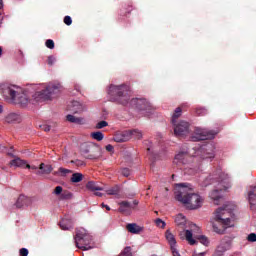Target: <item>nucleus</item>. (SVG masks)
I'll list each match as a JSON object with an SVG mask.
<instances>
[{"instance_id":"obj_1","label":"nucleus","mask_w":256,"mask_h":256,"mask_svg":"<svg viewBox=\"0 0 256 256\" xmlns=\"http://www.w3.org/2000/svg\"><path fill=\"white\" fill-rule=\"evenodd\" d=\"M108 94L114 103H119L120 105H131L139 111H151L153 107L151 103L145 98H133L131 99V87L127 84L121 85H110Z\"/></svg>"},{"instance_id":"obj_2","label":"nucleus","mask_w":256,"mask_h":256,"mask_svg":"<svg viewBox=\"0 0 256 256\" xmlns=\"http://www.w3.org/2000/svg\"><path fill=\"white\" fill-rule=\"evenodd\" d=\"M174 195L176 201L182 203V205H184L186 209H189L190 211L200 209V207H203V203L205 201L201 195L195 193L193 186L189 183L176 184Z\"/></svg>"},{"instance_id":"obj_3","label":"nucleus","mask_w":256,"mask_h":256,"mask_svg":"<svg viewBox=\"0 0 256 256\" xmlns=\"http://www.w3.org/2000/svg\"><path fill=\"white\" fill-rule=\"evenodd\" d=\"M234 209L235 205L226 204L215 211V222H212L213 231L215 233L223 235L227 227H233V224H231V219H234Z\"/></svg>"},{"instance_id":"obj_4","label":"nucleus","mask_w":256,"mask_h":256,"mask_svg":"<svg viewBox=\"0 0 256 256\" xmlns=\"http://www.w3.org/2000/svg\"><path fill=\"white\" fill-rule=\"evenodd\" d=\"M2 94L4 97H9L16 103L17 105H21V107H26L29 103V97L25 92H19V90H15V86H6L2 89Z\"/></svg>"},{"instance_id":"obj_5","label":"nucleus","mask_w":256,"mask_h":256,"mask_svg":"<svg viewBox=\"0 0 256 256\" xmlns=\"http://www.w3.org/2000/svg\"><path fill=\"white\" fill-rule=\"evenodd\" d=\"M74 241L76 243V247L81 249L82 251H89L92 249L91 241H93V236L87 232L84 228L76 229V235L74 237Z\"/></svg>"},{"instance_id":"obj_6","label":"nucleus","mask_w":256,"mask_h":256,"mask_svg":"<svg viewBox=\"0 0 256 256\" xmlns=\"http://www.w3.org/2000/svg\"><path fill=\"white\" fill-rule=\"evenodd\" d=\"M63 91V86L61 84H49L44 90L37 92L36 99H43L44 101H49L55 96L59 95Z\"/></svg>"},{"instance_id":"obj_7","label":"nucleus","mask_w":256,"mask_h":256,"mask_svg":"<svg viewBox=\"0 0 256 256\" xmlns=\"http://www.w3.org/2000/svg\"><path fill=\"white\" fill-rule=\"evenodd\" d=\"M217 132L213 130H205L198 128L195 130L194 135L192 136V141H207L209 139H215Z\"/></svg>"},{"instance_id":"obj_8","label":"nucleus","mask_w":256,"mask_h":256,"mask_svg":"<svg viewBox=\"0 0 256 256\" xmlns=\"http://www.w3.org/2000/svg\"><path fill=\"white\" fill-rule=\"evenodd\" d=\"M233 243V240L229 236H225L221 241L220 244L217 246L213 256H223L225 255L226 251H229L231 249V245Z\"/></svg>"},{"instance_id":"obj_9","label":"nucleus","mask_w":256,"mask_h":256,"mask_svg":"<svg viewBox=\"0 0 256 256\" xmlns=\"http://www.w3.org/2000/svg\"><path fill=\"white\" fill-rule=\"evenodd\" d=\"M174 135L176 137H185V135H189V122L180 121L175 122L174 124Z\"/></svg>"},{"instance_id":"obj_10","label":"nucleus","mask_w":256,"mask_h":256,"mask_svg":"<svg viewBox=\"0 0 256 256\" xmlns=\"http://www.w3.org/2000/svg\"><path fill=\"white\" fill-rule=\"evenodd\" d=\"M82 153L87 155V159H99V149L93 145L84 144L82 146Z\"/></svg>"},{"instance_id":"obj_11","label":"nucleus","mask_w":256,"mask_h":256,"mask_svg":"<svg viewBox=\"0 0 256 256\" xmlns=\"http://www.w3.org/2000/svg\"><path fill=\"white\" fill-rule=\"evenodd\" d=\"M196 157L190 156L187 152H179L175 158L174 163H182V165H187V163H191V161H195Z\"/></svg>"},{"instance_id":"obj_12","label":"nucleus","mask_w":256,"mask_h":256,"mask_svg":"<svg viewBox=\"0 0 256 256\" xmlns=\"http://www.w3.org/2000/svg\"><path fill=\"white\" fill-rule=\"evenodd\" d=\"M201 159H213L215 158V152L213 151V145L208 144L200 149Z\"/></svg>"},{"instance_id":"obj_13","label":"nucleus","mask_w":256,"mask_h":256,"mask_svg":"<svg viewBox=\"0 0 256 256\" xmlns=\"http://www.w3.org/2000/svg\"><path fill=\"white\" fill-rule=\"evenodd\" d=\"M33 203V199L31 197H27L25 195H20L16 201V207L21 209V207H29Z\"/></svg>"},{"instance_id":"obj_14","label":"nucleus","mask_w":256,"mask_h":256,"mask_svg":"<svg viewBox=\"0 0 256 256\" xmlns=\"http://www.w3.org/2000/svg\"><path fill=\"white\" fill-rule=\"evenodd\" d=\"M144 144L147 147V152L150 155L151 161H157V159H159V154H157V151L153 149V143L149 140H146Z\"/></svg>"},{"instance_id":"obj_15","label":"nucleus","mask_w":256,"mask_h":256,"mask_svg":"<svg viewBox=\"0 0 256 256\" xmlns=\"http://www.w3.org/2000/svg\"><path fill=\"white\" fill-rule=\"evenodd\" d=\"M180 239H186L188 241L189 245H195L197 244V240L193 239V232L190 230H185L180 232Z\"/></svg>"},{"instance_id":"obj_16","label":"nucleus","mask_w":256,"mask_h":256,"mask_svg":"<svg viewBox=\"0 0 256 256\" xmlns=\"http://www.w3.org/2000/svg\"><path fill=\"white\" fill-rule=\"evenodd\" d=\"M165 235H166V240L170 245L171 251L177 250V240L175 239V235H173V233H171L170 230H167Z\"/></svg>"},{"instance_id":"obj_17","label":"nucleus","mask_w":256,"mask_h":256,"mask_svg":"<svg viewBox=\"0 0 256 256\" xmlns=\"http://www.w3.org/2000/svg\"><path fill=\"white\" fill-rule=\"evenodd\" d=\"M85 106L81 104L79 101H72L71 105L69 106V111L72 113H83Z\"/></svg>"},{"instance_id":"obj_18","label":"nucleus","mask_w":256,"mask_h":256,"mask_svg":"<svg viewBox=\"0 0 256 256\" xmlns=\"http://www.w3.org/2000/svg\"><path fill=\"white\" fill-rule=\"evenodd\" d=\"M40 171L37 172V175H50L53 173V166L45 163H41L39 166Z\"/></svg>"},{"instance_id":"obj_19","label":"nucleus","mask_w":256,"mask_h":256,"mask_svg":"<svg viewBox=\"0 0 256 256\" xmlns=\"http://www.w3.org/2000/svg\"><path fill=\"white\" fill-rule=\"evenodd\" d=\"M209 197L210 199L214 200V205H219L221 199H223V194H221V190H213Z\"/></svg>"},{"instance_id":"obj_20","label":"nucleus","mask_w":256,"mask_h":256,"mask_svg":"<svg viewBox=\"0 0 256 256\" xmlns=\"http://www.w3.org/2000/svg\"><path fill=\"white\" fill-rule=\"evenodd\" d=\"M114 141L116 143H126V141H129V132L124 131L122 133L116 134L114 136Z\"/></svg>"},{"instance_id":"obj_21","label":"nucleus","mask_w":256,"mask_h":256,"mask_svg":"<svg viewBox=\"0 0 256 256\" xmlns=\"http://www.w3.org/2000/svg\"><path fill=\"white\" fill-rule=\"evenodd\" d=\"M60 228L63 229V231H69V229H73V220H71V218H63L60 221Z\"/></svg>"},{"instance_id":"obj_22","label":"nucleus","mask_w":256,"mask_h":256,"mask_svg":"<svg viewBox=\"0 0 256 256\" xmlns=\"http://www.w3.org/2000/svg\"><path fill=\"white\" fill-rule=\"evenodd\" d=\"M126 229L129 233H133L134 235H139V233L143 231V228L135 223L127 224Z\"/></svg>"},{"instance_id":"obj_23","label":"nucleus","mask_w":256,"mask_h":256,"mask_svg":"<svg viewBox=\"0 0 256 256\" xmlns=\"http://www.w3.org/2000/svg\"><path fill=\"white\" fill-rule=\"evenodd\" d=\"M6 123H21V115L10 113L5 118Z\"/></svg>"},{"instance_id":"obj_24","label":"nucleus","mask_w":256,"mask_h":256,"mask_svg":"<svg viewBox=\"0 0 256 256\" xmlns=\"http://www.w3.org/2000/svg\"><path fill=\"white\" fill-rule=\"evenodd\" d=\"M133 209V206L131 205V202L122 201L120 203L119 211L120 213H129Z\"/></svg>"},{"instance_id":"obj_25","label":"nucleus","mask_w":256,"mask_h":256,"mask_svg":"<svg viewBox=\"0 0 256 256\" xmlns=\"http://www.w3.org/2000/svg\"><path fill=\"white\" fill-rule=\"evenodd\" d=\"M67 121H69V123H76L77 125H83V123H85V120L83 118H77L71 114H68L66 116Z\"/></svg>"},{"instance_id":"obj_26","label":"nucleus","mask_w":256,"mask_h":256,"mask_svg":"<svg viewBox=\"0 0 256 256\" xmlns=\"http://www.w3.org/2000/svg\"><path fill=\"white\" fill-rule=\"evenodd\" d=\"M86 189L89 191H103V187L98 186V184L94 181H89L86 184Z\"/></svg>"},{"instance_id":"obj_27","label":"nucleus","mask_w":256,"mask_h":256,"mask_svg":"<svg viewBox=\"0 0 256 256\" xmlns=\"http://www.w3.org/2000/svg\"><path fill=\"white\" fill-rule=\"evenodd\" d=\"M129 133V140L131 139V137H133L134 139H142L143 138V133H141V131H139L138 129H134V130H127Z\"/></svg>"},{"instance_id":"obj_28","label":"nucleus","mask_w":256,"mask_h":256,"mask_svg":"<svg viewBox=\"0 0 256 256\" xmlns=\"http://www.w3.org/2000/svg\"><path fill=\"white\" fill-rule=\"evenodd\" d=\"M10 165L11 167H25L26 162L21 158H15L12 161H10Z\"/></svg>"},{"instance_id":"obj_29","label":"nucleus","mask_w":256,"mask_h":256,"mask_svg":"<svg viewBox=\"0 0 256 256\" xmlns=\"http://www.w3.org/2000/svg\"><path fill=\"white\" fill-rule=\"evenodd\" d=\"M186 221L187 220L185 219V216H183V214H178L175 218V223L176 225H178V227H184Z\"/></svg>"},{"instance_id":"obj_30","label":"nucleus","mask_w":256,"mask_h":256,"mask_svg":"<svg viewBox=\"0 0 256 256\" xmlns=\"http://www.w3.org/2000/svg\"><path fill=\"white\" fill-rule=\"evenodd\" d=\"M183 110L181 109V107H178L175 109L173 115H172V124L177 123V119H179V117L182 115Z\"/></svg>"},{"instance_id":"obj_31","label":"nucleus","mask_w":256,"mask_h":256,"mask_svg":"<svg viewBox=\"0 0 256 256\" xmlns=\"http://www.w3.org/2000/svg\"><path fill=\"white\" fill-rule=\"evenodd\" d=\"M107 195H119L121 193V188L119 185H115L112 188L106 190Z\"/></svg>"},{"instance_id":"obj_32","label":"nucleus","mask_w":256,"mask_h":256,"mask_svg":"<svg viewBox=\"0 0 256 256\" xmlns=\"http://www.w3.org/2000/svg\"><path fill=\"white\" fill-rule=\"evenodd\" d=\"M81 181H83V174L81 173L72 174V177H71L72 183H81Z\"/></svg>"},{"instance_id":"obj_33","label":"nucleus","mask_w":256,"mask_h":256,"mask_svg":"<svg viewBox=\"0 0 256 256\" xmlns=\"http://www.w3.org/2000/svg\"><path fill=\"white\" fill-rule=\"evenodd\" d=\"M91 137L96 141H103L105 135H103L102 132L98 131V132L91 133Z\"/></svg>"},{"instance_id":"obj_34","label":"nucleus","mask_w":256,"mask_h":256,"mask_svg":"<svg viewBox=\"0 0 256 256\" xmlns=\"http://www.w3.org/2000/svg\"><path fill=\"white\" fill-rule=\"evenodd\" d=\"M196 239L200 243H202V245H205L206 247H207V245H209V239L205 235L197 236Z\"/></svg>"},{"instance_id":"obj_35","label":"nucleus","mask_w":256,"mask_h":256,"mask_svg":"<svg viewBox=\"0 0 256 256\" xmlns=\"http://www.w3.org/2000/svg\"><path fill=\"white\" fill-rule=\"evenodd\" d=\"M195 113H196V115H198V117H205V115H207L208 111L206 108H196Z\"/></svg>"},{"instance_id":"obj_36","label":"nucleus","mask_w":256,"mask_h":256,"mask_svg":"<svg viewBox=\"0 0 256 256\" xmlns=\"http://www.w3.org/2000/svg\"><path fill=\"white\" fill-rule=\"evenodd\" d=\"M119 256H133V252H131V247H125L124 250L119 254Z\"/></svg>"},{"instance_id":"obj_37","label":"nucleus","mask_w":256,"mask_h":256,"mask_svg":"<svg viewBox=\"0 0 256 256\" xmlns=\"http://www.w3.org/2000/svg\"><path fill=\"white\" fill-rule=\"evenodd\" d=\"M155 223L157 227H160V229H165V226L167 225L161 218H157Z\"/></svg>"},{"instance_id":"obj_38","label":"nucleus","mask_w":256,"mask_h":256,"mask_svg":"<svg viewBox=\"0 0 256 256\" xmlns=\"http://www.w3.org/2000/svg\"><path fill=\"white\" fill-rule=\"evenodd\" d=\"M73 198V193L69 192V191H64L61 194V199H72Z\"/></svg>"},{"instance_id":"obj_39","label":"nucleus","mask_w":256,"mask_h":256,"mask_svg":"<svg viewBox=\"0 0 256 256\" xmlns=\"http://www.w3.org/2000/svg\"><path fill=\"white\" fill-rule=\"evenodd\" d=\"M45 45L48 49H55V42L52 39L46 40Z\"/></svg>"},{"instance_id":"obj_40","label":"nucleus","mask_w":256,"mask_h":256,"mask_svg":"<svg viewBox=\"0 0 256 256\" xmlns=\"http://www.w3.org/2000/svg\"><path fill=\"white\" fill-rule=\"evenodd\" d=\"M107 125H109V123H107L105 120H102L96 124V129H103L104 127H107Z\"/></svg>"},{"instance_id":"obj_41","label":"nucleus","mask_w":256,"mask_h":256,"mask_svg":"<svg viewBox=\"0 0 256 256\" xmlns=\"http://www.w3.org/2000/svg\"><path fill=\"white\" fill-rule=\"evenodd\" d=\"M247 240H248L250 243H255V242H256V234H255V233L249 234L248 237H247Z\"/></svg>"},{"instance_id":"obj_42","label":"nucleus","mask_w":256,"mask_h":256,"mask_svg":"<svg viewBox=\"0 0 256 256\" xmlns=\"http://www.w3.org/2000/svg\"><path fill=\"white\" fill-rule=\"evenodd\" d=\"M59 173H61V175H67V173H71V170L67 169V168H63V167H60L58 169Z\"/></svg>"},{"instance_id":"obj_43","label":"nucleus","mask_w":256,"mask_h":256,"mask_svg":"<svg viewBox=\"0 0 256 256\" xmlns=\"http://www.w3.org/2000/svg\"><path fill=\"white\" fill-rule=\"evenodd\" d=\"M122 175L123 177H129L131 175V170H129V168H123Z\"/></svg>"},{"instance_id":"obj_44","label":"nucleus","mask_w":256,"mask_h":256,"mask_svg":"<svg viewBox=\"0 0 256 256\" xmlns=\"http://www.w3.org/2000/svg\"><path fill=\"white\" fill-rule=\"evenodd\" d=\"M64 23H65V25H72V23H73V20L71 19V16H65L64 17Z\"/></svg>"},{"instance_id":"obj_45","label":"nucleus","mask_w":256,"mask_h":256,"mask_svg":"<svg viewBox=\"0 0 256 256\" xmlns=\"http://www.w3.org/2000/svg\"><path fill=\"white\" fill-rule=\"evenodd\" d=\"M40 129H42V131H45L46 133L51 131V126L47 125V124H43L40 125Z\"/></svg>"},{"instance_id":"obj_46","label":"nucleus","mask_w":256,"mask_h":256,"mask_svg":"<svg viewBox=\"0 0 256 256\" xmlns=\"http://www.w3.org/2000/svg\"><path fill=\"white\" fill-rule=\"evenodd\" d=\"M61 193H63V187L57 186V187L54 189V194H55V195H62Z\"/></svg>"},{"instance_id":"obj_47","label":"nucleus","mask_w":256,"mask_h":256,"mask_svg":"<svg viewBox=\"0 0 256 256\" xmlns=\"http://www.w3.org/2000/svg\"><path fill=\"white\" fill-rule=\"evenodd\" d=\"M20 256H27L29 255V250H27V248H21L19 250Z\"/></svg>"},{"instance_id":"obj_48","label":"nucleus","mask_w":256,"mask_h":256,"mask_svg":"<svg viewBox=\"0 0 256 256\" xmlns=\"http://www.w3.org/2000/svg\"><path fill=\"white\" fill-rule=\"evenodd\" d=\"M54 63H55V57L49 56L47 59V64L50 65V67H52V65H54Z\"/></svg>"},{"instance_id":"obj_49","label":"nucleus","mask_w":256,"mask_h":256,"mask_svg":"<svg viewBox=\"0 0 256 256\" xmlns=\"http://www.w3.org/2000/svg\"><path fill=\"white\" fill-rule=\"evenodd\" d=\"M71 163H75L77 167H81L84 165L83 161L81 160H72Z\"/></svg>"},{"instance_id":"obj_50","label":"nucleus","mask_w":256,"mask_h":256,"mask_svg":"<svg viewBox=\"0 0 256 256\" xmlns=\"http://www.w3.org/2000/svg\"><path fill=\"white\" fill-rule=\"evenodd\" d=\"M113 145H111V144H108L107 146H106V151H109V152H111V151H113Z\"/></svg>"},{"instance_id":"obj_51","label":"nucleus","mask_w":256,"mask_h":256,"mask_svg":"<svg viewBox=\"0 0 256 256\" xmlns=\"http://www.w3.org/2000/svg\"><path fill=\"white\" fill-rule=\"evenodd\" d=\"M101 207H105L106 211H111V207H109V205H106L105 203H102Z\"/></svg>"},{"instance_id":"obj_52","label":"nucleus","mask_w":256,"mask_h":256,"mask_svg":"<svg viewBox=\"0 0 256 256\" xmlns=\"http://www.w3.org/2000/svg\"><path fill=\"white\" fill-rule=\"evenodd\" d=\"M172 255L173 256H181V254H179V251L176 250H172Z\"/></svg>"},{"instance_id":"obj_53","label":"nucleus","mask_w":256,"mask_h":256,"mask_svg":"<svg viewBox=\"0 0 256 256\" xmlns=\"http://www.w3.org/2000/svg\"><path fill=\"white\" fill-rule=\"evenodd\" d=\"M94 195H96V197H103V193L101 192H95Z\"/></svg>"},{"instance_id":"obj_54","label":"nucleus","mask_w":256,"mask_h":256,"mask_svg":"<svg viewBox=\"0 0 256 256\" xmlns=\"http://www.w3.org/2000/svg\"><path fill=\"white\" fill-rule=\"evenodd\" d=\"M2 9H3V0H0V15H1Z\"/></svg>"},{"instance_id":"obj_55","label":"nucleus","mask_w":256,"mask_h":256,"mask_svg":"<svg viewBox=\"0 0 256 256\" xmlns=\"http://www.w3.org/2000/svg\"><path fill=\"white\" fill-rule=\"evenodd\" d=\"M24 167H25L26 169H31V165H29V164H27V163L24 165Z\"/></svg>"},{"instance_id":"obj_56","label":"nucleus","mask_w":256,"mask_h":256,"mask_svg":"<svg viewBox=\"0 0 256 256\" xmlns=\"http://www.w3.org/2000/svg\"><path fill=\"white\" fill-rule=\"evenodd\" d=\"M133 205H139V201L134 200V201H133Z\"/></svg>"},{"instance_id":"obj_57","label":"nucleus","mask_w":256,"mask_h":256,"mask_svg":"<svg viewBox=\"0 0 256 256\" xmlns=\"http://www.w3.org/2000/svg\"><path fill=\"white\" fill-rule=\"evenodd\" d=\"M1 55H3V48H1V46H0V57H1Z\"/></svg>"},{"instance_id":"obj_58","label":"nucleus","mask_w":256,"mask_h":256,"mask_svg":"<svg viewBox=\"0 0 256 256\" xmlns=\"http://www.w3.org/2000/svg\"><path fill=\"white\" fill-rule=\"evenodd\" d=\"M0 113H3V107L0 105Z\"/></svg>"},{"instance_id":"obj_59","label":"nucleus","mask_w":256,"mask_h":256,"mask_svg":"<svg viewBox=\"0 0 256 256\" xmlns=\"http://www.w3.org/2000/svg\"><path fill=\"white\" fill-rule=\"evenodd\" d=\"M30 169H34V170H36V169H37V167H36V166H31V167H30Z\"/></svg>"},{"instance_id":"obj_60","label":"nucleus","mask_w":256,"mask_h":256,"mask_svg":"<svg viewBox=\"0 0 256 256\" xmlns=\"http://www.w3.org/2000/svg\"><path fill=\"white\" fill-rule=\"evenodd\" d=\"M59 174V172H53V175H58Z\"/></svg>"},{"instance_id":"obj_61","label":"nucleus","mask_w":256,"mask_h":256,"mask_svg":"<svg viewBox=\"0 0 256 256\" xmlns=\"http://www.w3.org/2000/svg\"><path fill=\"white\" fill-rule=\"evenodd\" d=\"M199 255H200V256H205V253H200Z\"/></svg>"},{"instance_id":"obj_62","label":"nucleus","mask_w":256,"mask_h":256,"mask_svg":"<svg viewBox=\"0 0 256 256\" xmlns=\"http://www.w3.org/2000/svg\"><path fill=\"white\" fill-rule=\"evenodd\" d=\"M8 155H10L11 157H13V154H12V153H8Z\"/></svg>"},{"instance_id":"obj_63","label":"nucleus","mask_w":256,"mask_h":256,"mask_svg":"<svg viewBox=\"0 0 256 256\" xmlns=\"http://www.w3.org/2000/svg\"><path fill=\"white\" fill-rule=\"evenodd\" d=\"M174 178H175V174L172 175V179H174Z\"/></svg>"}]
</instances>
